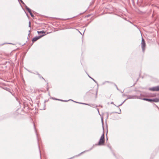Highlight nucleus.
Masks as SVG:
<instances>
[{"mask_svg": "<svg viewBox=\"0 0 159 159\" xmlns=\"http://www.w3.org/2000/svg\"><path fill=\"white\" fill-rule=\"evenodd\" d=\"M104 142H105L104 135V134H103L101 136L100 138L99 141L98 143V145H103L104 144Z\"/></svg>", "mask_w": 159, "mask_h": 159, "instance_id": "obj_1", "label": "nucleus"}, {"mask_svg": "<svg viewBox=\"0 0 159 159\" xmlns=\"http://www.w3.org/2000/svg\"><path fill=\"white\" fill-rule=\"evenodd\" d=\"M143 100H145L146 101H148L149 102H157L159 101V99L157 98L154 99H148L144 98L143 99Z\"/></svg>", "mask_w": 159, "mask_h": 159, "instance_id": "obj_2", "label": "nucleus"}, {"mask_svg": "<svg viewBox=\"0 0 159 159\" xmlns=\"http://www.w3.org/2000/svg\"><path fill=\"white\" fill-rule=\"evenodd\" d=\"M146 46V44L145 43V41L144 39L142 38V42H141V46L142 48L143 51H144L145 47Z\"/></svg>", "mask_w": 159, "mask_h": 159, "instance_id": "obj_3", "label": "nucleus"}, {"mask_svg": "<svg viewBox=\"0 0 159 159\" xmlns=\"http://www.w3.org/2000/svg\"><path fill=\"white\" fill-rule=\"evenodd\" d=\"M44 35H42L41 36H40L39 37H35L34 38L32 39V42L33 43H34L38 39H39L40 38L43 37V36H44Z\"/></svg>", "mask_w": 159, "mask_h": 159, "instance_id": "obj_4", "label": "nucleus"}, {"mask_svg": "<svg viewBox=\"0 0 159 159\" xmlns=\"http://www.w3.org/2000/svg\"><path fill=\"white\" fill-rule=\"evenodd\" d=\"M149 90L153 91H157L156 87H154L149 88Z\"/></svg>", "mask_w": 159, "mask_h": 159, "instance_id": "obj_5", "label": "nucleus"}, {"mask_svg": "<svg viewBox=\"0 0 159 159\" xmlns=\"http://www.w3.org/2000/svg\"><path fill=\"white\" fill-rule=\"evenodd\" d=\"M37 32L39 34H45L46 33V32L43 30L40 31H38Z\"/></svg>", "mask_w": 159, "mask_h": 159, "instance_id": "obj_6", "label": "nucleus"}, {"mask_svg": "<svg viewBox=\"0 0 159 159\" xmlns=\"http://www.w3.org/2000/svg\"><path fill=\"white\" fill-rule=\"evenodd\" d=\"M156 87L157 91H159V86H156Z\"/></svg>", "mask_w": 159, "mask_h": 159, "instance_id": "obj_7", "label": "nucleus"}, {"mask_svg": "<svg viewBox=\"0 0 159 159\" xmlns=\"http://www.w3.org/2000/svg\"><path fill=\"white\" fill-rule=\"evenodd\" d=\"M30 11H31L30 10V9H29L28 11L30 13V12H31Z\"/></svg>", "mask_w": 159, "mask_h": 159, "instance_id": "obj_8", "label": "nucleus"}, {"mask_svg": "<svg viewBox=\"0 0 159 159\" xmlns=\"http://www.w3.org/2000/svg\"><path fill=\"white\" fill-rule=\"evenodd\" d=\"M31 16L32 17H34V16L33 15H32L31 14Z\"/></svg>", "mask_w": 159, "mask_h": 159, "instance_id": "obj_9", "label": "nucleus"}, {"mask_svg": "<svg viewBox=\"0 0 159 159\" xmlns=\"http://www.w3.org/2000/svg\"><path fill=\"white\" fill-rule=\"evenodd\" d=\"M48 90V88H47V90Z\"/></svg>", "mask_w": 159, "mask_h": 159, "instance_id": "obj_10", "label": "nucleus"}]
</instances>
